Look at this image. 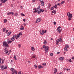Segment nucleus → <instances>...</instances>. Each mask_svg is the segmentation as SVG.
Instances as JSON below:
<instances>
[{
	"instance_id": "f03ea898",
	"label": "nucleus",
	"mask_w": 74,
	"mask_h": 74,
	"mask_svg": "<svg viewBox=\"0 0 74 74\" xmlns=\"http://www.w3.org/2000/svg\"><path fill=\"white\" fill-rule=\"evenodd\" d=\"M67 16L69 18L68 19V20L69 21H71V20L72 16H73V15H72V14L70 13L69 12H68L67 13Z\"/></svg>"
},
{
	"instance_id": "3c124183",
	"label": "nucleus",
	"mask_w": 74,
	"mask_h": 74,
	"mask_svg": "<svg viewBox=\"0 0 74 74\" xmlns=\"http://www.w3.org/2000/svg\"><path fill=\"white\" fill-rule=\"evenodd\" d=\"M34 12V13H36V12H37V10H35V11Z\"/></svg>"
},
{
	"instance_id": "dca6fc26",
	"label": "nucleus",
	"mask_w": 74,
	"mask_h": 74,
	"mask_svg": "<svg viewBox=\"0 0 74 74\" xmlns=\"http://www.w3.org/2000/svg\"><path fill=\"white\" fill-rule=\"evenodd\" d=\"M63 59H64V58L63 57H61L59 58V59L60 60H63Z\"/></svg>"
},
{
	"instance_id": "f257e3e1",
	"label": "nucleus",
	"mask_w": 74,
	"mask_h": 74,
	"mask_svg": "<svg viewBox=\"0 0 74 74\" xmlns=\"http://www.w3.org/2000/svg\"><path fill=\"white\" fill-rule=\"evenodd\" d=\"M43 48H44L45 53H47L49 51V47L48 46H46L45 45H43L42 46Z\"/></svg>"
},
{
	"instance_id": "f3484780",
	"label": "nucleus",
	"mask_w": 74,
	"mask_h": 74,
	"mask_svg": "<svg viewBox=\"0 0 74 74\" xmlns=\"http://www.w3.org/2000/svg\"><path fill=\"white\" fill-rule=\"evenodd\" d=\"M60 28H61V27L60 26H59L58 27L57 29V32H58V31H59V30H60V29H60Z\"/></svg>"
},
{
	"instance_id": "6e6552de",
	"label": "nucleus",
	"mask_w": 74,
	"mask_h": 74,
	"mask_svg": "<svg viewBox=\"0 0 74 74\" xmlns=\"http://www.w3.org/2000/svg\"><path fill=\"white\" fill-rule=\"evenodd\" d=\"M10 14H12V15H14V13H13V12H8L7 13V15H10Z\"/></svg>"
},
{
	"instance_id": "cd10ccee",
	"label": "nucleus",
	"mask_w": 74,
	"mask_h": 74,
	"mask_svg": "<svg viewBox=\"0 0 74 74\" xmlns=\"http://www.w3.org/2000/svg\"><path fill=\"white\" fill-rule=\"evenodd\" d=\"M64 49L65 51H68V49H67V48L66 47H65L64 48Z\"/></svg>"
},
{
	"instance_id": "69168bd1",
	"label": "nucleus",
	"mask_w": 74,
	"mask_h": 74,
	"mask_svg": "<svg viewBox=\"0 0 74 74\" xmlns=\"http://www.w3.org/2000/svg\"><path fill=\"white\" fill-rule=\"evenodd\" d=\"M48 8H49V9H50V8H50V6H49L48 7Z\"/></svg>"
},
{
	"instance_id": "5fc2aeb1",
	"label": "nucleus",
	"mask_w": 74,
	"mask_h": 74,
	"mask_svg": "<svg viewBox=\"0 0 74 74\" xmlns=\"http://www.w3.org/2000/svg\"><path fill=\"white\" fill-rule=\"evenodd\" d=\"M57 5H59V6H60V3H58L57 4Z\"/></svg>"
},
{
	"instance_id": "0eeeda50",
	"label": "nucleus",
	"mask_w": 74,
	"mask_h": 74,
	"mask_svg": "<svg viewBox=\"0 0 74 74\" xmlns=\"http://www.w3.org/2000/svg\"><path fill=\"white\" fill-rule=\"evenodd\" d=\"M40 6L38 7L37 8V10L38 11V14H40Z\"/></svg>"
},
{
	"instance_id": "7ed1b4c3",
	"label": "nucleus",
	"mask_w": 74,
	"mask_h": 74,
	"mask_svg": "<svg viewBox=\"0 0 74 74\" xmlns=\"http://www.w3.org/2000/svg\"><path fill=\"white\" fill-rule=\"evenodd\" d=\"M3 47H5L6 48L7 47H8V45L7 44V42H3Z\"/></svg>"
},
{
	"instance_id": "58836bf2",
	"label": "nucleus",
	"mask_w": 74,
	"mask_h": 74,
	"mask_svg": "<svg viewBox=\"0 0 74 74\" xmlns=\"http://www.w3.org/2000/svg\"><path fill=\"white\" fill-rule=\"evenodd\" d=\"M34 67H35L36 68H37V65L36 64H35L34 65Z\"/></svg>"
},
{
	"instance_id": "ddd939ff",
	"label": "nucleus",
	"mask_w": 74,
	"mask_h": 74,
	"mask_svg": "<svg viewBox=\"0 0 74 74\" xmlns=\"http://www.w3.org/2000/svg\"><path fill=\"white\" fill-rule=\"evenodd\" d=\"M41 21V20L40 18H38L36 20V23H38V22H40V21Z\"/></svg>"
},
{
	"instance_id": "49530a36",
	"label": "nucleus",
	"mask_w": 74,
	"mask_h": 74,
	"mask_svg": "<svg viewBox=\"0 0 74 74\" xmlns=\"http://www.w3.org/2000/svg\"><path fill=\"white\" fill-rule=\"evenodd\" d=\"M36 58L35 56H33L32 57V58Z\"/></svg>"
},
{
	"instance_id": "338daca9",
	"label": "nucleus",
	"mask_w": 74,
	"mask_h": 74,
	"mask_svg": "<svg viewBox=\"0 0 74 74\" xmlns=\"http://www.w3.org/2000/svg\"><path fill=\"white\" fill-rule=\"evenodd\" d=\"M1 5H2V3H1L0 4V6Z\"/></svg>"
},
{
	"instance_id": "a878e982",
	"label": "nucleus",
	"mask_w": 74,
	"mask_h": 74,
	"mask_svg": "<svg viewBox=\"0 0 74 74\" xmlns=\"http://www.w3.org/2000/svg\"><path fill=\"white\" fill-rule=\"evenodd\" d=\"M4 60L3 61H0V63H1V64H3V63H4Z\"/></svg>"
},
{
	"instance_id": "de8ad7c7",
	"label": "nucleus",
	"mask_w": 74,
	"mask_h": 74,
	"mask_svg": "<svg viewBox=\"0 0 74 74\" xmlns=\"http://www.w3.org/2000/svg\"><path fill=\"white\" fill-rule=\"evenodd\" d=\"M7 0H4V1H3V2L4 3H5V2H6V1H7Z\"/></svg>"
},
{
	"instance_id": "f8f14e48",
	"label": "nucleus",
	"mask_w": 74,
	"mask_h": 74,
	"mask_svg": "<svg viewBox=\"0 0 74 74\" xmlns=\"http://www.w3.org/2000/svg\"><path fill=\"white\" fill-rule=\"evenodd\" d=\"M39 11H40V13H41V12H44V10L40 9Z\"/></svg>"
},
{
	"instance_id": "e2e57ef3",
	"label": "nucleus",
	"mask_w": 74,
	"mask_h": 74,
	"mask_svg": "<svg viewBox=\"0 0 74 74\" xmlns=\"http://www.w3.org/2000/svg\"><path fill=\"white\" fill-rule=\"evenodd\" d=\"M35 1H36V0H32L33 2H34Z\"/></svg>"
},
{
	"instance_id": "5701e85b",
	"label": "nucleus",
	"mask_w": 74,
	"mask_h": 74,
	"mask_svg": "<svg viewBox=\"0 0 74 74\" xmlns=\"http://www.w3.org/2000/svg\"><path fill=\"white\" fill-rule=\"evenodd\" d=\"M57 72V70L56 68L55 69V70L54 71V74H55Z\"/></svg>"
},
{
	"instance_id": "9b49d317",
	"label": "nucleus",
	"mask_w": 74,
	"mask_h": 74,
	"mask_svg": "<svg viewBox=\"0 0 74 74\" xmlns=\"http://www.w3.org/2000/svg\"><path fill=\"white\" fill-rule=\"evenodd\" d=\"M5 50V54H7V53H8V50H7V49H4Z\"/></svg>"
},
{
	"instance_id": "2f4dec72",
	"label": "nucleus",
	"mask_w": 74,
	"mask_h": 74,
	"mask_svg": "<svg viewBox=\"0 0 74 74\" xmlns=\"http://www.w3.org/2000/svg\"><path fill=\"white\" fill-rule=\"evenodd\" d=\"M64 3V1H63L61 2V4H63Z\"/></svg>"
},
{
	"instance_id": "412c9836",
	"label": "nucleus",
	"mask_w": 74,
	"mask_h": 74,
	"mask_svg": "<svg viewBox=\"0 0 74 74\" xmlns=\"http://www.w3.org/2000/svg\"><path fill=\"white\" fill-rule=\"evenodd\" d=\"M10 40H11L12 41H14V40H15V38H14L13 37H12L11 38Z\"/></svg>"
},
{
	"instance_id": "680f3d73",
	"label": "nucleus",
	"mask_w": 74,
	"mask_h": 74,
	"mask_svg": "<svg viewBox=\"0 0 74 74\" xmlns=\"http://www.w3.org/2000/svg\"><path fill=\"white\" fill-rule=\"evenodd\" d=\"M49 6H51V5L50 3H49Z\"/></svg>"
},
{
	"instance_id": "8fccbe9b",
	"label": "nucleus",
	"mask_w": 74,
	"mask_h": 74,
	"mask_svg": "<svg viewBox=\"0 0 74 74\" xmlns=\"http://www.w3.org/2000/svg\"><path fill=\"white\" fill-rule=\"evenodd\" d=\"M54 24V25H56V22H54L53 23Z\"/></svg>"
},
{
	"instance_id": "052dcab7",
	"label": "nucleus",
	"mask_w": 74,
	"mask_h": 74,
	"mask_svg": "<svg viewBox=\"0 0 74 74\" xmlns=\"http://www.w3.org/2000/svg\"><path fill=\"white\" fill-rule=\"evenodd\" d=\"M72 59H73V60H74V57H72Z\"/></svg>"
},
{
	"instance_id": "72a5a7b5",
	"label": "nucleus",
	"mask_w": 74,
	"mask_h": 74,
	"mask_svg": "<svg viewBox=\"0 0 74 74\" xmlns=\"http://www.w3.org/2000/svg\"><path fill=\"white\" fill-rule=\"evenodd\" d=\"M14 59H15V60H17V58H16V56H14Z\"/></svg>"
},
{
	"instance_id": "37998d69",
	"label": "nucleus",
	"mask_w": 74,
	"mask_h": 74,
	"mask_svg": "<svg viewBox=\"0 0 74 74\" xmlns=\"http://www.w3.org/2000/svg\"><path fill=\"white\" fill-rule=\"evenodd\" d=\"M39 1H40V3L44 2L43 1V0H39Z\"/></svg>"
},
{
	"instance_id": "e433bc0d",
	"label": "nucleus",
	"mask_w": 74,
	"mask_h": 74,
	"mask_svg": "<svg viewBox=\"0 0 74 74\" xmlns=\"http://www.w3.org/2000/svg\"><path fill=\"white\" fill-rule=\"evenodd\" d=\"M16 35H14V36H13V38H16Z\"/></svg>"
},
{
	"instance_id": "a18cd8bd",
	"label": "nucleus",
	"mask_w": 74,
	"mask_h": 74,
	"mask_svg": "<svg viewBox=\"0 0 74 74\" xmlns=\"http://www.w3.org/2000/svg\"><path fill=\"white\" fill-rule=\"evenodd\" d=\"M8 42H9V43H11L12 42V41L11 40H9Z\"/></svg>"
},
{
	"instance_id": "6ab92c4d",
	"label": "nucleus",
	"mask_w": 74,
	"mask_h": 74,
	"mask_svg": "<svg viewBox=\"0 0 74 74\" xmlns=\"http://www.w3.org/2000/svg\"><path fill=\"white\" fill-rule=\"evenodd\" d=\"M41 3V5L42 6H44V2H41V3Z\"/></svg>"
},
{
	"instance_id": "f704fd0d",
	"label": "nucleus",
	"mask_w": 74,
	"mask_h": 74,
	"mask_svg": "<svg viewBox=\"0 0 74 74\" xmlns=\"http://www.w3.org/2000/svg\"><path fill=\"white\" fill-rule=\"evenodd\" d=\"M21 16H25V15L23 13H21Z\"/></svg>"
},
{
	"instance_id": "a19ab883",
	"label": "nucleus",
	"mask_w": 74,
	"mask_h": 74,
	"mask_svg": "<svg viewBox=\"0 0 74 74\" xmlns=\"http://www.w3.org/2000/svg\"><path fill=\"white\" fill-rule=\"evenodd\" d=\"M1 3H4V1H3V0H1Z\"/></svg>"
},
{
	"instance_id": "1a4fd4ad",
	"label": "nucleus",
	"mask_w": 74,
	"mask_h": 74,
	"mask_svg": "<svg viewBox=\"0 0 74 74\" xmlns=\"http://www.w3.org/2000/svg\"><path fill=\"white\" fill-rule=\"evenodd\" d=\"M20 36V35H19V34L17 35L16 36V40H19V38Z\"/></svg>"
},
{
	"instance_id": "7c9ffc66",
	"label": "nucleus",
	"mask_w": 74,
	"mask_h": 74,
	"mask_svg": "<svg viewBox=\"0 0 74 74\" xmlns=\"http://www.w3.org/2000/svg\"><path fill=\"white\" fill-rule=\"evenodd\" d=\"M4 23H6L7 22V19H5L4 20Z\"/></svg>"
},
{
	"instance_id": "4c0bfd02",
	"label": "nucleus",
	"mask_w": 74,
	"mask_h": 74,
	"mask_svg": "<svg viewBox=\"0 0 74 74\" xmlns=\"http://www.w3.org/2000/svg\"><path fill=\"white\" fill-rule=\"evenodd\" d=\"M19 36H22V33L21 32L19 33Z\"/></svg>"
},
{
	"instance_id": "c85d7f7f",
	"label": "nucleus",
	"mask_w": 74,
	"mask_h": 74,
	"mask_svg": "<svg viewBox=\"0 0 74 74\" xmlns=\"http://www.w3.org/2000/svg\"><path fill=\"white\" fill-rule=\"evenodd\" d=\"M6 30V28H4L3 29V32H5V30Z\"/></svg>"
},
{
	"instance_id": "423d86ee",
	"label": "nucleus",
	"mask_w": 74,
	"mask_h": 74,
	"mask_svg": "<svg viewBox=\"0 0 74 74\" xmlns=\"http://www.w3.org/2000/svg\"><path fill=\"white\" fill-rule=\"evenodd\" d=\"M47 31L46 30L45 31L44 30H43L42 31V33H40L41 35H43L44 33H46V32H47Z\"/></svg>"
},
{
	"instance_id": "864d4df0",
	"label": "nucleus",
	"mask_w": 74,
	"mask_h": 74,
	"mask_svg": "<svg viewBox=\"0 0 74 74\" xmlns=\"http://www.w3.org/2000/svg\"><path fill=\"white\" fill-rule=\"evenodd\" d=\"M8 30H7L6 31L5 33H8Z\"/></svg>"
},
{
	"instance_id": "4468645a",
	"label": "nucleus",
	"mask_w": 74,
	"mask_h": 74,
	"mask_svg": "<svg viewBox=\"0 0 74 74\" xmlns=\"http://www.w3.org/2000/svg\"><path fill=\"white\" fill-rule=\"evenodd\" d=\"M10 70H11V71H12V72H13L14 71H16V70H15V69L13 68H12Z\"/></svg>"
},
{
	"instance_id": "79ce46f5",
	"label": "nucleus",
	"mask_w": 74,
	"mask_h": 74,
	"mask_svg": "<svg viewBox=\"0 0 74 74\" xmlns=\"http://www.w3.org/2000/svg\"><path fill=\"white\" fill-rule=\"evenodd\" d=\"M42 65H43V66H46V63H44L42 64Z\"/></svg>"
},
{
	"instance_id": "b1692460",
	"label": "nucleus",
	"mask_w": 74,
	"mask_h": 74,
	"mask_svg": "<svg viewBox=\"0 0 74 74\" xmlns=\"http://www.w3.org/2000/svg\"><path fill=\"white\" fill-rule=\"evenodd\" d=\"M3 69H5V70H6V69H7V67H6V66H3Z\"/></svg>"
},
{
	"instance_id": "393cba45",
	"label": "nucleus",
	"mask_w": 74,
	"mask_h": 74,
	"mask_svg": "<svg viewBox=\"0 0 74 74\" xmlns=\"http://www.w3.org/2000/svg\"><path fill=\"white\" fill-rule=\"evenodd\" d=\"M53 7H55V8L57 9L58 8V7H57V5H55V6H53Z\"/></svg>"
},
{
	"instance_id": "2eb2a0df",
	"label": "nucleus",
	"mask_w": 74,
	"mask_h": 74,
	"mask_svg": "<svg viewBox=\"0 0 74 74\" xmlns=\"http://www.w3.org/2000/svg\"><path fill=\"white\" fill-rule=\"evenodd\" d=\"M31 48L32 51H34L35 50V49H34V47H32Z\"/></svg>"
},
{
	"instance_id": "aec40b11",
	"label": "nucleus",
	"mask_w": 74,
	"mask_h": 74,
	"mask_svg": "<svg viewBox=\"0 0 74 74\" xmlns=\"http://www.w3.org/2000/svg\"><path fill=\"white\" fill-rule=\"evenodd\" d=\"M0 67L2 69V70H4V66H3V65H2Z\"/></svg>"
},
{
	"instance_id": "a211bd4d",
	"label": "nucleus",
	"mask_w": 74,
	"mask_h": 74,
	"mask_svg": "<svg viewBox=\"0 0 74 74\" xmlns=\"http://www.w3.org/2000/svg\"><path fill=\"white\" fill-rule=\"evenodd\" d=\"M65 48H69V45H66V46H65Z\"/></svg>"
},
{
	"instance_id": "bf43d9fd",
	"label": "nucleus",
	"mask_w": 74,
	"mask_h": 74,
	"mask_svg": "<svg viewBox=\"0 0 74 74\" xmlns=\"http://www.w3.org/2000/svg\"><path fill=\"white\" fill-rule=\"evenodd\" d=\"M59 53H60V52H57V54L58 55V54H59Z\"/></svg>"
},
{
	"instance_id": "09e8293b",
	"label": "nucleus",
	"mask_w": 74,
	"mask_h": 74,
	"mask_svg": "<svg viewBox=\"0 0 74 74\" xmlns=\"http://www.w3.org/2000/svg\"><path fill=\"white\" fill-rule=\"evenodd\" d=\"M15 16H18V14L17 13H16V14H15Z\"/></svg>"
},
{
	"instance_id": "9d476101",
	"label": "nucleus",
	"mask_w": 74,
	"mask_h": 74,
	"mask_svg": "<svg viewBox=\"0 0 74 74\" xmlns=\"http://www.w3.org/2000/svg\"><path fill=\"white\" fill-rule=\"evenodd\" d=\"M38 67V69H41V68L43 69V68H44V67L41 66V65H39Z\"/></svg>"
},
{
	"instance_id": "13d9d810",
	"label": "nucleus",
	"mask_w": 74,
	"mask_h": 74,
	"mask_svg": "<svg viewBox=\"0 0 74 74\" xmlns=\"http://www.w3.org/2000/svg\"><path fill=\"white\" fill-rule=\"evenodd\" d=\"M36 9H37V8H35L34 9V10H35V11L36 10Z\"/></svg>"
},
{
	"instance_id": "bb28decb",
	"label": "nucleus",
	"mask_w": 74,
	"mask_h": 74,
	"mask_svg": "<svg viewBox=\"0 0 74 74\" xmlns=\"http://www.w3.org/2000/svg\"><path fill=\"white\" fill-rule=\"evenodd\" d=\"M11 32H9L8 33V36H10V34H11Z\"/></svg>"
},
{
	"instance_id": "4d7b16f0",
	"label": "nucleus",
	"mask_w": 74,
	"mask_h": 74,
	"mask_svg": "<svg viewBox=\"0 0 74 74\" xmlns=\"http://www.w3.org/2000/svg\"><path fill=\"white\" fill-rule=\"evenodd\" d=\"M23 21H24V22H25L26 21V20L25 19H23Z\"/></svg>"
},
{
	"instance_id": "20e7f679",
	"label": "nucleus",
	"mask_w": 74,
	"mask_h": 74,
	"mask_svg": "<svg viewBox=\"0 0 74 74\" xmlns=\"http://www.w3.org/2000/svg\"><path fill=\"white\" fill-rule=\"evenodd\" d=\"M18 72L16 71H14L12 72V74H17ZM18 74H21V72H19Z\"/></svg>"
},
{
	"instance_id": "ea45409f",
	"label": "nucleus",
	"mask_w": 74,
	"mask_h": 74,
	"mask_svg": "<svg viewBox=\"0 0 74 74\" xmlns=\"http://www.w3.org/2000/svg\"><path fill=\"white\" fill-rule=\"evenodd\" d=\"M53 53H51L50 54V56H53Z\"/></svg>"
},
{
	"instance_id": "c9c22d12",
	"label": "nucleus",
	"mask_w": 74,
	"mask_h": 74,
	"mask_svg": "<svg viewBox=\"0 0 74 74\" xmlns=\"http://www.w3.org/2000/svg\"><path fill=\"white\" fill-rule=\"evenodd\" d=\"M20 29H21V30H23L24 29V27H23L22 28H20Z\"/></svg>"
},
{
	"instance_id": "c03bdc74",
	"label": "nucleus",
	"mask_w": 74,
	"mask_h": 74,
	"mask_svg": "<svg viewBox=\"0 0 74 74\" xmlns=\"http://www.w3.org/2000/svg\"><path fill=\"white\" fill-rule=\"evenodd\" d=\"M18 46L20 48V47H21V45L20 44H18Z\"/></svg>"
},
{
	"instance_id": "c756f323",
	"label": "nucleus",
	"mask_w": 74,
	"mask_h": 74,
	"mask_svg": "<svg viewBox=\"0 0 74 74\" xmlns=\"http://www.w3.org/2000/svg\"><path fill=\"white\" fill-rule=\"evenodd\" d=\"M52 13H54V14H56V11H55V10H54L52 11Z\"/></svg>"
},
{
	"instance_id": "6e6d98bb",
	"label": "nucleus",
	"mask_w": 74,
	"mask_h": 74,
	"mask_svg": "<svg viewBox=\"0 0 74 74\" xmlns=\"http://www.w3.org/2000/svg\"><path fill=\"white\" fill-rule=\"evenodd\" d=\"M23 25H24V26H26V23H24Z\"/></svg>"
},
{
	"instance_id": "774afa93",
	"label": "nucleus",
	"mask_w": 74,
	"mask_h": 74,
	"mask_svg": "<svg viewBox=\"0 0 74 74\" xmlns=\"http://www.w3.org/2000/svg\"><path fill=\"white\" fill-rule=\"evenodd\" d=\"M59 74H62V73H59Z\"/></svg>"
},
{
	"instance_id": "473e14b6",
	"label": "nucleus",
	"mask_w": 74,
	"mask_h": 74,
	"mask_svg": "<svg viewBox=\"0 0 74 74\" xmlns=\"http://www.w3.org/2000/svg\"><path fill=\"white\" fill-rule=\"evenodd\" d=\"M53 7V6L50 9V10H53V9H54V8Z\"/></svg>"
},
{
	"instance_id": "4be33fe9",
	"label": "nucleus",
	"mask_w": 74,
	"mask_h": 74,
	"mask_svg": "<svg viewBox=\"0 0 74 74\" xmlns=\"http://www.w3.org/2000/svg\"><path fill=\"white\" fill-rule=\"evenodd\" d=\"M47 42L46 40H45L44 42V44H45V45H46L47 44Z\"/></svg>"
},
{
	"instance_id": "603ef678",
	"label": "nucleus",
	"mask_w": 74,
	"mask_h": 74,
	"mask_svg": "<svg viewBox=\"0 0 74 74\" xmlns=\"http://www.w3.org/2000/svg\"><path fill=\"white\" fill-rule=\"evenodd\" d=\"M71 61H72L71 59H69V62H71Z\"/></svg>"
},
{
	"instance_id": "39448f33",
	"label": "nucleus",
	"mask_w": 74,
	"mask_h": 74,
	"mask_svg": "<svg viewBox=\"0 0 74 74\" xmlns=\"http://www.w3.org/2000/svg\"><path fill=\"white\" fill-rule=\"evenodd\" d=\"M61 41H62V39L60 38H59V39H57L56 41V42L57 43L59 42H61Z\"/></svg>"
},
{
	"instance_id": "0e129e2a",
	"label": "nucleus",
	"mask_w": 74,
	"mask_h": 74,
	"mask_svg": "<svg viewBox=\"0 0 74 74\" xmlns=\"http://www.w3.org/2000/svg\"><path fill=\"white\" fill-rule=\"evenodd\" d=\"M20 8H22V6H20Z\"/></svg>"
}]
</instances>
